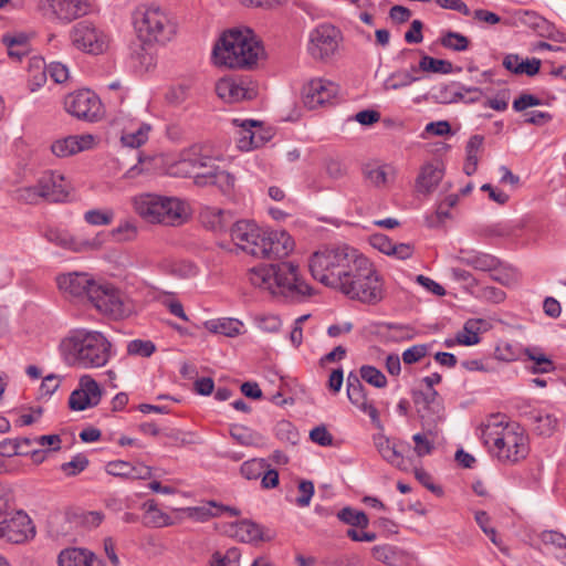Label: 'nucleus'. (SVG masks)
<instances>
[{
	"label": "nucleus",
	"instance_id": "obj_1",
	"mask_svg": "<svg viewBox=\"0 0 566 566\" xmlns=\"http://www.w3.org/2000/svg\"><path fill=\"white\" fill-rule=\"evenodd\" d=\"M482 439L491 453L503 464H515L528 454V438L517 423L504 416L492 415L481 427Z\"/></svg>",
	"mask_w": 566,
	"mask_h": 566
},
{
	"label": "nucleus",
	"instance_id": "obj_2",
	"mask_svg": "<svg viewBox=\"0 0 566 566\" xmlns=\"http://www.w3.org/2000/svg\"><path fill=\"white\" fill-rule=\"evenodd\" d=\"M248 279L255 287L282 295L292 302L305 301L313 293V289L300 277L298 266L292 262L252 268Z\"/></svg>",
	"mask_w": 566,
	"mask_h": 566
},
{
	"label": "nucleus",
	"instance_id": "obj_3",
	"mask_svg": "<svg viewBox=\"0 0 566 566\" xmlns=\"http://www.w3.org/2000/svg\"><path fill=\"white\" fill-rule=\"evenodd\" d=\"M264 49L250 29L226 31L212 50L214 64L229 69H251Z\"/></svg>",
	"mask_w": 566,
	"mask_h": 566
},
{
	"label": "nucleus",
	"instance_id": "obj_4",
	"mask_svg": "<svg viewBox=\"0 0 566 566\" xmlns=\"http://www.w3.org/2000/svg\"><path fill=\"white\" fill-rule=\"evenodd\" d=\"M363 256L347 244L327 245L311 255L308 268L316 281L336 290L346 275H349L352 265Z\"/></svg>",
	"mask_w": 566,
	"mask_h": 566
},
{
	"label": "nucleus",
	"instance_id": "obj_5",
	"mask_svg": "<svg viewBox=\"0 0 566 566\" xmlns=\"http://www.w3.org/2000/svg\"><path fill=\"white\" fill-rule=\"evenodd\" d=\"M111 343L95 331H76L63 342L66 359L82 368L105 366L111 358Z\"/></svg>",
	"mask_w": 566,
	"mask_h": 566
},
{
	"label": "nucleus",
	"instance_id": "obj_6",
	"mask_svg": "<svg viewBox=\"0 0 566 566\" xmlns=\"http://www.w3.org/2000/svg\"><path fill=\"white\" fill-rule=\"evenodd\" d=\"M336 290L352 300L377 304L384 298L381 279L374 264L366 258L358 259Z\"/></svg>",
	"mask_w": 566,
	"mask_h": 566
},
{
	"label": "nucleus",
	"instance_id": "obj_7",
	"mask_svg": "<svg viewBox=\"0 0 566 566\" xmlns=\"http://www.w3.org/2000/svg\"><path fill=\"white\" fill-rule=\"evenodd\" d=\"M136 213L150 223L174 226L182 219V201L174 197L142 193L133 199Z\"/></svg>",
	"mask_w": 566,
	"mask_h": 566
},
{
	"label": "nucleus",
	"instance_id": "obj_8",
	"mask_svg": "<svg viewBox=\"0 0 566 566\" xmlns=\"http://www.w3.org/2000/svg\"><path fill=\"white\" fill-rule=\"evenodd\" d=\"M134 25L138 38L145 43H166L176 33L169 17L154 6H139L134 13Z\"/></svg>",
	"mask_w": 566,
	"mask_h": 566
},
{
	"label": "nucleus",
	"instance_id": "obj_9",
	"mask_svg": "<svg viewBox=\"0 0 566 566\" xmlns=\"http://www.w3.org/2000/svg\"><path fill=\"white\" fill-rule=\"evenodd\" d=\"M90 302L99 313L113 319H124L136 312L135 302L111 283L93 285Z\"/></svg>",
	"mask_w": 566,
	"mask_h": 566
},
{
	"label": "nucleus",
	"instance_id": "obj_10",
	"mask_svg": "<svg viewBox=\"0 0 566 566\" xmlns=\"http://www.w3.org/2000/svg\"><path fill=\"white\" fill-rule=\"evenodd\" d=\"M412 399L421 419L422 428L431 437L439 433L438 424L444 418L443 400L438 391L413 390Z\"/></svg>",
	"mask_w": 566,
	"mask_h": 566
},
{
	"label": "nucleus",
	"instance_id": "obj_11",
	"mask_svg": "<svg viewBox=\"0 0 566 566\" xmlns=\"http://www.w3.org/2000/svg\"><path fill=\"white\" fill-rule=\"evenodd\" d=\"M70 40L75 49L95 55L104 53L109 44L108 35L88 21L74 24L70 31Z\"/></svg>",
	"mask_w": 566,
	"mask_h": 566
},
{
	"label": "nucleus",
	"instance_id": "obj_12",
	"mask_svg": "<svg viewBox=\"0 0 566 566\" xmlns=\"http://www.w3.org/2000/svg\"><path fill=\"white\" fill-rule=\"evenodd\" d=\"M340 31L328 23L319 24L310 33L308 53L315 60H329L338 50Z\"/></svg>",
	"mask_w": 566,
	"mask_h": 566
},
{
	"label": "nucleus",
	"instance_id": "obj_13",
	"mask_svg": "<svg viewBox=\"0 0 566 566\" xmlns=\"http://www.w3.org/2000/svg\"><path fill=\"white\" fill-rule=\"evenodd\" d=\"M65 111L82 120L96 122L102 116V102L91 90H78L64 98Z\"/></svg>",
	"mask_w": 566,
	"mask_h": 566
},
{
	"label": "nucleus",
	"instance_id": "obj_14",
	"mask_svg": "<svg viewBox=\"0 0 566 566\" xmlns=\"http://www.w3.org/2000/svg\"><path fill=\"white\" fill-rule=\"evenodd\" d=\"M217 159L205 155L195 175L198 187L216 186L221 192L229 193L234 188V177L217 164Z\"/></svg>",
	"mask_w": 566,
	"mask_h": 566
},
{
	"label": "nucleus",
	"instance_id": "obj_15",
	"mask_svg": "<svg viewBox=\"0 0 566 566\" xmlns=\"http://www.w3.org/2000/svg\"><path fill=\"white\" fill-rule=\"evenodd\" d=\"M264 230L250 220H239L230 229L232 242L243 252L260 258Z\"/></svg>",
	"mask_w": 566,
	"mask_h": 566
},
{
	"label": "nucleus",
	"instance_id": "obj_16",
	"mask_svg": "<svg viewBox=\"0 0 566 566\" xmlns=\"http://www.w3.org/2000/svg\"><path fill=\"white\" fill-rule=\"evenodd\" d=\"M39 12L49 20L70 22L90 10V3L85 0H40Z\"/></svg>",
	"mask_w": 566,
	"mask_h": 566
},
{
	"label": "nucleus",
	"instance_id": "obj_17",
	"mask_svg": "<svg viewBox=\"0 0 566 566\" xmlns=\"http://www.w3.org/2000/svg\"><path fill=\"white\" fill-rule=\"evenodd\" d=\"M217 95L227 103L250 101L256 97L258 90L247 76H227L216 84Z\"/></svg>",
	"mask_w": 566,
	"mask_h": 566
},
{
	"label": "nucleus",
	"instance_id": "obj_18",
	"mask_svg": "<svg viewBox=\"0 0 566 566\" xmlns=\"http://www.w3.org/2000/svg\"><path fill=\"white\" fill-rule=\"evenodd\" d=\"M34 535L31 518L23 511L11 510L4 518H0V538L9 543L20 544Z\"/></svg>",
	"mask_w": 566,
	"mask_h": 566
},
{
	"label": "nucleus",
	"instance_id": "obj_19",
	"mask_svg": "<svg viewBox=\"0 0 566 566\" xmlns=\"http://www.w3.org/2000/svg\"><path fill=\"white\" fill-rule=\"evenodd\" d=\"M338 93L339 86L334 82L324 78H313L304 85L302 101L308 109H315L331 104Z\"/></svg>",
	"mask_w": 566,
	"mask_h": 566
},
{
	"label": "nucleus",
	"instance_id": "obj_20",
	"mask_svg": "<svg viewBox=\"0 0 566 566\" xmlns=\"http://www.w3.org/2000/svg\"><path fill=\"white\" fill-rule=\"evenodd\" d=\"M102 398V389L97 381L90 375L80 378L78 388L72 391L69 398V407L75 411H82L95 407Z\"/></svg>",
	"mask_w": 566,
	"mask_h": 566
},
{
	"label": "nucleus",
	"instance_id": "obj_21",
	"mask_svg": "<svg viewBox=\"0 0 566 566\" xmlns=\"http://www.w3.org/2000/svg\"><path fill=\"white\" fill-rule=\"evenodd\" d=\"M262 241V259H283L294 250V240L285 230H264Z\"/></svg>",
	"mask_w": 566,
	"mask_h": 566
},
{
	"label": "nucleus",
	"instance_id": "obj_22",
	"mask_svg": "<svg viewBox=\"0 0 566 566\" xmlns=\"http://www.w3.org/2000/svg\"><path fill=\"white\" fill-rule=\"evenodd\" d=\"M203 156L202 148L198 145H192L179 153L177 159L168 165L167 171L174 177H192L195 179Z\"/></svg>",
	"mask_w": 566,
	"mask_h": 566
},
{
	"label": "nucleus",
	"instance_id": "obj_23",
	"mask_svg": "<svg viewBox=\"0 0 566 566\" xmlns=\"http://www.w3.org/2000/svg\"><path fill=\"white\" fill-rule=\"evenodd\" d=\"M44 238L49 242H51L57 247H61L63 249H67V250L74 251V252H81V251H85V250H96V249H99L103 244V240L101 239L99 235H96L92 240L78 242L67 231L60 230L56 228L46 229L44 232Z\"/></svg>",
	"mask_w": 566,
	"mask_h": 566
},
{
	"label": "nucleus",
	"instance_id": "obj_24",
	"mask_svg": "<svg viewBox=\"0 0 566 566\" xmlns=\"http://www.w3.org/2000/svg\"><path fill=\"white\" fill-rule=\"evenodd\" d=\"M98 282L93 280L87 273H67L57 277L59 289L66 295L72 297L86 296L91 300V290Z\"/></svg>",
	"mask_w": 566,
	"mask_h": 566
},
{
	"label": "nucleus",
	"instance_id": "obj_25",
	"mask_svg": "<svg viewBox=\"0 0 566 566\" xmlns=\"http://www.w3.org/2000/svg\"><path fill=\"white\" fill-rule=\"evenodd\" d=\"M38 184L43 200L61 202L66 199L70 192V185L64 176L55 171H46L39 179Z\"/></svg>",
	"mask_w": 566,
	"mask_h": 566
},
{
	"label": "nucleus",
	"instance_id": "obj_26",
	"mask_svg": "<svg viewBox=\"0 0 566 566\" xmlns=\"http://www.w3.org/2000/svg\"><path fill=\"white\" fill-rule=\"evenodd\" d=\"M347 396L349 401L355 405L363 412L367 413L373 422L379 421V413L376 407L370 402L366 395V389L360 381V378L355 373L350 371L347 376Z\"/></svg>",
	"mask_w": 566,
	"mask_h": 566
},
{
	"label": "nucleus",
	"instance_id": "obj_27",
	"mask_svg": "<svg viewBox=\"0 0 566 566\" xmlns=\"http://www.w3.org/2000/svg\"><path fill=\"white\" fill-rule=\"evenodd\" d=\"M93 142L94 138L90 134L70 135L54 140L51 151L54 156L64 158L92 148Z\"/></svg>",
	"mask_w": 566,
	"mask_h": 566
},
{
	"label": "nucleus",
	"instance_id": "obj_28",
	"mask_svg": "<svg viewBox=\"0 0 566 566\" xmlns=\"http://www.w3.org/2000/svg\"><path fill=\"white\" fill-rule=\"evenodd\" d=\"M455 260L483 272H496L501 266V261L496 256L474 249H460Z\"/></svg>",
	"mask_w": 566,
	"mask_h": 566
},
{
	"label": "nucleus",
	"instance_id": "obj_29",
	"mask_svg": "<svg viewBox=\"0 0 566 566\" xmlns=\"http://www.w3.org/2000/svg\"><path fill=\"white\" fill-rule=\"evenodd\" d=\"M518 21L533 29L539 36L551 39L555 42H565V35L548 22L545 18L532 11H524L520 13Z\"/></svg>",
	"mask_w": 566,
	"mask_h": 566
},
{
	"label": "nucleus",
	"instance_id": "obj_30",
	"mask_svg": "<svg viewBox=\"0 0 566 566\" xmlns=\"http://www.w3.org/2000/svg\"><path fill=\"white\" fill-rule=\"evenodd\" d=\"M57 564L59 566H103L92 552L77 547L63 549L57 556Z\"/></svg>",
	"mask_w": 566,
	"mask_h": 566
},
{
	"label": "nucleus",
	"instance_id": "obj_31",
	"mask_svg": "<svg viewBox=\"0 0 566 566\" xmlns=\"http://www.w3.org/2000/svg\"><path fill=\"white\" fill-rule=\"evenodd\" d=\"M443 171L436 165L429 163L421 167L416 179V191L421 195L432 192L442 180Z\"/></svg>",
	"mask_w": 566,
	"mask_h": 566
},
{
	"label": "nucleus",
	"instance_id": "obj_32",
	"mask_svg": "<svg viewBox=\"0 0 566 566\" xmlns=\"http://www.w3.org/2000/svg\"><path fill=\"white\" fill-rule=\"evenodd\" d=\"M524 355L527 357L532 365L526 369L532 374H548L555 370L554 361L545 355L538 347H526L523 349Z\"/></svg>",
	"mask_w": 566,
	"mask_h": 566
},
{
	"label": "nucleus",
	"instance_id": "obj_33",
	"mask_svg": "<svg viewBox=\"0 0 566 566\" xmlns=\"http://www.w3.org/2000/svg\"><path fill=\"white\" fill-rule=\"evenodd\" d=\"M503 66L514 74L534 76L538 73L541 61L538 59L522 60L517 54H509L503 60Z\"/></svg>",
	"mask_w": 566,
	"mask_h": 566
},
{
	"label": "nucleus",
	"instance_id": "obj_34",
	"mask_svg": "<svg viewBox=\"0 0 566 566\" xmlns=\"http://www.w3.org/2000/svg\"><path fill=\"white\" fill-rule=\"evenodd\" d=\"M235 533L234 536L239 538L243 543H252V542H259V541H270L271 536H266L264 534V528L250 521V520H242L238 523H235Z\"/></svg>",
	"mask_w": 566,
	"mask_h": 566
},
{
	"label": "nucleus",
	"instance_id": "obj_35",
	"mask_svg": "<svg viewBox=\"0 0 566 566\" xmlns=\"http://www.w3.org/2000/svg\"><path fill=\"white\" fill-rule=\"evenodd\" d=\"M374 442L384 460L399 469L405 468V459L396 443L380 434L374 438Z\"/></svg>",
	"mask_w": 566,
	"mask_h": 566
},
{
	"label": "nucleus",
	"instance_id": "obj_36",
	"mask_svg": "<svg viewBox=\"0 0 566 566\" xmlns=\"http://www.w3.org/2000/svg\"><path fill=\"white\" fill-rule=\"evenodd\" d=\"M374 558L388 566H400L406 559V554L391 545H376L371 548Z\"/></svg>",
	"mask_w": 566,
	"mask_h": 566
},
{
	"label": "nucleus",
	"instance_id": "obj_37",
	"mask_svg": "<svg viewBox=\"0 0 566 566\" xmlns=\"http://www.w3.org/2000/svg\"><path fill=\"white\" fill-rule=\"evenodd\" d=\"M151 126L147 123H139L136 127H126L123 130L120 140L124 146L138 148L148 140Z\"/></svg>",
	"mask_w": 566,
	"mask_h": 566
},
{
	"label": "nucleus",
	"instance_id": "obj_38",
	"mask_svg": "<svg viewBox=\"0 0 566 566\" xmlns=\"http://www.w3.org/2000/svg\"><path fill=\"white\" fill-rule=\"evenodd\" d=\"M226 212L222 209L214 207H205L200 211V221L201 223L212 231L219 232L226 229L228 220L226 219Z\"/></svg>",
	"mask_w": 566,
	"mask_h": 566
},
{
	"label": "nucleus",
	"instance_id": "obj_39",
	"mask_svg": "<svg viewBox=\"0 0 566 566\" xmlns=\"http://www.w3.org/2000/svg\"><path fill=\"white\" fill-rule=\"evenodd\" d=\"M146 511L144 524L149 527H165L174 524L171 516L158 509L154 500H148L143 504Z\"/></svg>",
	"mask_w": 566,
	"mask_h": 566
},
{
	"label": "nucleus",
	"instance_id": "obj_40",
	"mask_svg": "<svg viewBox=\"0 0 566 566\" xmlns=\"http://www.w3.org/2000/svg\"><path fill=\"white\" fill-rule=\"evenodd\" d=\"M206 326L212 333L234 337L240 334L243 324L237 318H220L207 322Z\"/></svg>",
	"mask_w": 566,
	"mask_h": 566
},
{
	"label": "nucleus",
	"instance_id": "obj_41",
	"mask_svg": "<svg viewBox=\"0 0 566 566\" xmlns=\"http://www.w3.org/2000/svg\"><path fill=\"white\" fill-rule=\"evenodd\" d=\"M233 124L240 127L238 147L241 150H251L253 149V129L259 125V122L253 119L242 120L233 119Z\"/></svg>",
	"mask_w": 566,
	"mask_h": 566
},
{
	"label": "nucleus",
	"instance_id": "obj_42",
	"mask_svg": "<svg viewBox=\"0 0 566 566\" xmlns=\"http://www.w3.org/2000/svg\"><path fill=\"white\" fill-rule=\"evenodd\" d=\"M463 91L464 86L452 82L450 84L439 86L437 88L436 98L442 104L458 103L464 98Z\"/></svg>",
	"mask_w": 566,
	"mask_h": 566
},
{
	"label": "nucleus",
	"instance_id": "obj_43",
	"mask_svg": "<svg viewBox=\"0 0 566 566\" xmlns=\"http://www.w3.org/2000/svg\"><path fill=\"white\" fill-rule=\"evenodd\" d=\"M241 551L230 547L226 552L216 551L209 559V566H240Z\"/></svg>",
	"mask_w": 566,
	"mask_h": 566
},
{
	"label": "nucleus",
	"instance_id": "obj_44",
	"mask_svg": "<svg viewBox=\"0 0 566 566\" xmlns=\"http://www.w3.org/2000/svg\"><path fill=\"white\" fill-rule=\"evenodd\" d=\"M231 437L241 446L244 447H261L263 446V437L245 427H234L230 431Z\"/></svg>",
	"mask_w": 566,
	"mask_h": 566
},
{
	"label": "nucleus",
	"instance_id": "obj_45",
	"mask_svg": "<svg viewBox=\"0 0 566 566\" xmlns=\"http://www.w3.org/2000/svg\"><path fill=\"white\" fill-rule=\"evenodd\" d=\"M481 319H469L463 329L457 333V344L464 346L476 345L480 342L479 332Z\"/></svg>",
	"mask_w": 566,
	"mask_h": 566
},
{
	"label": "nucleus",
	"instance_id": "obj_46",
	"mask_svg": "<svg viewBox=\"0 0 566 566\" xmlns=\"http://www.w3.org/2000/svg\"><path fill=\"white\" fill-rule=\"evenodd\" d=\"M337 517L345 524L365 528L368 526L369 520L363 511H358L346 506L337 513Z\"/></svg>",
	"mask_w": 566,
	"mask_h": 566
},
{
	"label": "nucleus",
	"instance_id": "obj_47",
	"mask_svg": "<svg viewBox=\"0 0 566 566\" xmlns=\"http://www.w3.org/2000/svg\"><path fill=\"white\" fill-rule=\"evenodd\" d=\"M440 43L446 49L455 52H462L468 50L470 41L465 35L461 33L454 31H447L440 38Z\"/></svg>",
	"mask_w": 566,
	"mask_h": 566
},
{
	"label": "nucleus",
	"instance_id": "obj_48",
	"mask_svg": "<svg viewBox=\"0 0 566 566\" xmlns=\"http://www.w3.org/2000/svg\"><path fill=\"white\" fill-rule=\"evenodd\" d=\"M13 198L25 205H36L43 199L39 184L24 186L14 190Z\"/></svg>",
	"mask_w": 566,
	"mask_h": 566
},
{
	"label": "nucleus",
	"instance_id": "obj_49",
	"mask_svg": "<svg viewBox=\"0 0 566 566\" xmlns=\"http://www.w3.org/2000/svg\"><path fill=\"white\" fill-rule=\"evenodd\" d=\"M419 69L423 72L448 74L452 72V63L447 60L423 55L419 62Z\"/></svg>",
	"mask_w": 566,
	"mask_h": 566
},
{
	"label": "nucleus",
	"instance_id": "obj_50",
	"mask_svg": "<svg viewBox=\"0 0 566 566\" xmlns=\"http://www.w3.org/2000/svg\"><path fill=\"white\" fill-rule=\"evenodd\" d=\"M268 467L264 459H251L241 464L240 472L247 480H258Z\"/></svg>",
	"mask_w": 566,
	"mask_h": 566
},
{
	"label": "nucleus",
	"instance_id": "obj_51",
	"mask_svg": "<svg viewBox=\"0 0 566 566\" xmlns=\"http://www.w3.org/2000/svg\"><path fill=\"white\" fill-rule=\"evenodd\" d=\"M358 377L376 388H385L387 386L386 376L371 365L361 366Z\"/></svg>",
	"mask_w": 566,
	"mask_h": 566
},
{
	"label": "nucleus",
	"instance_id": "obj_52",
	"mask_svg": "<svg viewBox=\"0 0 566 566\" xmlns=\"http://www.w3.org/2000/svg\"><path fill=\"white\" fill-rule=\"evenodd\" d=\"M3 43L7 45L10 57L20 60L28 52V41L24 35L3 36Z\"/></svg>",
	"mask_w": 566,
	"mask_h": 566
},
{
	"label": "nucleus",
	"instance_id": "obj_53",
	"mask_svg": "<svg viewBox=\"0 0 566 566\" xmlns=\"http://www.w3.org/2000/svg\"><path fill=\"white\" fill-rule=\"evenodd\" d=\"M43 70L40 73L38 85L41 84V81L45 80L46 73L55 83H64L69 78V69L66 65L60 62H52L49 66L42 67Z\"/></svg>",
	"mask_w": 566,
	"mask_h": 566
},
{
	"label": "nucleus",
	"instance_id": "obj_54",
	"mask_svg": "<svg viewBox=\"0 0 566 566\" xmlns=\"http://www.w3.org/2000/svg\"><path fill=\"white\" fill-rule=\"evenodd\" d=\"M156 352V345L149 339H134L127 345V353L133 356L150 357Z\"/></svg>",
	"mask_w": 566,
	"mask_h": 566
},
{
	"label": "nucleus",
	"instance_id": "obj_55",
	"mask_svg": "<svg viewBox=\"0 0 566 566\" xmlns=\"http://www.w3.org/2000/svg\"><path fill=\"white\" fill-rule=\"evenodd\" d=\"M430 350L428 344H417L402 352L401 359L407 365L420 361Z\"/></svg>",
	"mask_w": 566,
	"mask_h": 566
},
{
	"label": "nucleus",
	"instance_id": "obj_56",
	"mask_svg": "<svg viewBox=\"0 0 566 566\" xmlns=\"http://www.w3.org/2000/svg\"><path fill=\"white\" fill-rule=\"evenodd\" d=\"M423 433H416L412 437L415 442V452L418 457H424L432 452L433 450V439L436 437H431L427 430Z\"/></svg>",
	"mask_w": 566,
	"mask_h": 566
},
{
	"label": "nucleus",
	"instance_id": "obj_57",
	"mask_svg": "<svg viewBox=\"0 0 566 566\" xmlns=\"http://www.w3.org/2000/svg\"><path fill=\"white\" fill-rule=\"evenodd\" d=\"M112 234L117 241H132L137 237V227L133 221L125 220L112 230Z\"/></svg>",
	"mask_w": 566,
	"mask_h": 566
},
{
	"label": "nucleus",
	"instance_id": "obj_58",
	"mask_svg": "<svg viewBox=\"0 0 566 566\" xmlns=\"http://www.w3.org/2000/svg\"><path fill=\"white\" fill-rule=\"evenodd\" d=\"M535 430L542 436H551L557 428V419L549 413H538L535 417Z\"/></svg>",
	"mask_w": 566,
	"mask_h": 566
},
{
	"label": "nucleus",
	"instance_id": "obj_59",
	"mask_svg": "<svg viewBox=\"0 0 566 566\" xmlns=\"http://www.w3.org/2000/svg\"><path fill=\"white\" fill-rule=\"evenodd\" d=\"M418 77L411 75L409 72H397L390 75V77L386 81L387 90H399L406 86H409L413 82H416Z\"/></svg>",
	"mask_w": 566,
	"mask_h": 566
},
{
	"label": "nucleus",
	"instance_id": "obj_60",
	"mask_svg": "<svg viewBox=\"0 0 566 566\" xmlns=\"http://www.w3.org/2000/svg\"><path fill=\"white\" fill-rule=\"evenodd\" d=\"M88 465V459L84 454H76L71 461L61 465V470L67 476H74L84 471Z\"/></svg>",
	"mask_w": 566,
	"mask_h": 566
},
{
	"label": "nucleus",
	"instance_id": "obj_61",
	"mask_svg": "<svg viewBox=\"0 0 566 566\" xmlns=\"http://www.w3.org/2000/svg\"><path fill=\"white\" fill-rule=\"evenodd\" d=\"M114 213L111 210H88L84 214V219L92 226H107L113 221Z\"/></svg>",
	"mask_w": 566,
	"mask_h": 566
},
{
	"label": "nucleus",
	"instance_id": "obj_62",
	"mask_svg": "<svg viewBox=\"0 0 566 566\" xmlns=\"http://www.w3.org/2000/svg\"><path fill=\"white\" fill-rule=\"evenodd\" d=\"M494 357L501 361H514L520 358V352L512 344L502 342L495 347Z\"/></svg>",
	"mask_w": 566,
	"mask_h": 566
},
{
	"label": "nucleus",
	"instance_id": "obj_63",
	"mask_svg": "<svg viewBox=\"0 0 566 566\" xmlns=\"http://www.w3.org/2000/svg\"><path fill=\"white\" fill-rule=\"evenodd\" d=\"M133 464L123 460L111 461L106 464V472L114 476L130 479Z\"/></svg>",
	"mask_w": 566,
	"mask_h": 566
},
{
	"label": "nucleus",
	"instance_id": "obj_64",
	"mask_svg": "<svg viewBox=\"0 0 566 566\" xmlns=\"http://www.w3.org/2000/svg\"><path fill=\"white\" fill-rule=\"evenodd\" d=\"M314 484L312 481L302 480L298 483V492L301 495L296 497L295 504L300 507H306L310 505L311 500L314 495Z\"/></svg>",
	"mask_w": 566,
	"mask_h": 566
}]
</instances>
